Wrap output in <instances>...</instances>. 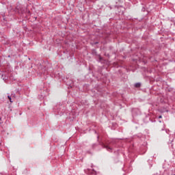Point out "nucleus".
Returning a JSON list of instances; mask_svg holds the SVG:
<instances>
[{
	"mask_svg": "<svg viewBox=\"0 0 175 175\" xmlns=\"http://www.w3.org/2000/svg\"><path fill=\"white\" fill-rule=\"evenodd\" d=\"M104 148H107L108 150V151H109V150H111V148H110V146H107V145H104Z\"/></svg>",
	"mask_w": 175,
	"mask_h": 175,
	"instance_id": "obj_1",
	"label": "nucleus"
},
{
	"mask_svg": "<svg viewBox=\"0 0 175 175\" xmlns=\"http://www.w3.org/2000/svg\"><path fill=\"white\" fill-rule=\"evenodd\" d=\"M8 99L11 103H13V101L12 100V97H10V96H8Z\"/></svg>",
	"mask_w": 175,
	"mask_h": 175,
	"instance_id": "obj_2",
	"label": "nucleus"
},
{
	"mask_svg": "<svg viewBox=\"0 0 175 175\" xmlns=\"http://www.w3.org/2000/svg\"><path fill=\"white\" fill-rule=\"evenodd\" d=\"M135 87H136L137 88H139V87H140V83H136V84H135Z\"/></svg>",
	"mask_w": 175,
	"mask_h": 175,
	"instance_id": "obj_3",
	"label": "nucleus"
},
{
	"mask_svg": "<svg viewBox=\"0 0 175 175\" xmlns=\"http://www.w3.org/2000/svg\"><path fill=\"white\" fill-rule=\"evenodd\" d=\"M159 118H162V116H159Z\"/></svg>",
	"mask_w": 175,
	"mask_h": 175,
	"instance_id": "obj_4",
	"label": "nucleus"
}]
</instances>
